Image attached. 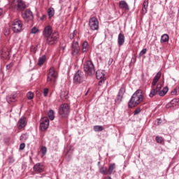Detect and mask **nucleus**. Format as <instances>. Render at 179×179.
Returning <instances> with one entry per match:
<instances>
[{
    "mask_svg": "<svg viewBox=\"0 0 179 179\" xmlns=\"http://www.w3.org/2000/svg\"><path fill=\"white\" fill-rule=\"evenodd\" d=\"M45 59H47L45 55H43L42 57H39L38 60V66H42V65H44V63L45 62Z\"/></svg>",
    "mask_w": 179,
    "mask_h": 179,
    "instance_id": "21",
    "label": "nucleus"
},
{
    "mask_svg": "<svg viewBox=\"0 0 179 179\" xmlns=\"http://www.w3.org/2000/svg\"><path fill=\"white\" fill-rule=\"evenodd\" d=\"M143 101V94L141 90H137L131 96L130 100L128 102L129 108H133L136 107L138 104Z\"/></svg>",
    "mask_w": 179,
    "mask_h": 179,
    "instance_id": "1",
    "label": "nucleus"
},
{
    "mask_svg": "<svg viewBox=\"0 0 179 179\" xmlns=\"http://www.w3.org/2000/svg\"><path fill=\"white\" fill-rule=\"evenodd\" d=\"M27 97L28 100H33V99L34 98V94L31 92H29L27 94Z\"/></svg>",
    "mask_w": 179,
    "mask_h": 179,
    "instance_id": "33",
    "label": "nucleus"
},
{
    "mask_svg": "<svg viewBox=\"0 0 179 179\" xmlns=\"http://www.w3.org/2000/svg\"><path fill=\"white\" fill-rule=\"evenodd\" d=\"M93 129L95 132H101V131H103L104 127L103 126L96 125L94 126Z\"/></svg>",
    "mask_w": 179,
    "mask_h": 179,
    "instance_id": "25",
    "label": "nucleus"
},
{
    "mask_svg": "<svg viewBox=\"0 0 179 179\" xmlns=\"http://www.w3.org/2000/svg\"><path fill=\"white\" fill-rule=\"evenodd\" d=\"M41 153H43V155H45V153H47V148L46 147H42L41 148Z\"/></svg>",
    "mask_w": 179,
    "mask_h": 179,
    "instance_id": "39",
    "label": "nucleus"
},
{
    "mask_svg": "<svg viewBox=\"0 0 179 179\" xmlns=\"http://www.w3.org/2000/svg\"><path fill=\"white\" fill-rule=\"evenodd\" d=\"M2 13V9L0 8V15Z\"/></svg>",
    "mask_w": 179,
    "mask_h": 179,
    "instance_id": "52",
    "label": "nucleus"
},
{
    "mask_svg": "<svg viewBox=\"0 0 179 179\" xmlns=\"http://www.w3.org/2000/svg\"><path fill=\"white\" fill-rule=\"evenodd\" d=\"M22 16L25 22H29V20H33L34 19L33 13L29 10H27L24 13H22Z\"/></svg>",
    "mask_w": 179,
    "mask_h": 179,
    "instance_id": "14",
    "label": "nucleus"
},
{
    "mask_svg": "<svg viewBox=\"0 0 179 179\" xmlns=\"http://www.w3.org/2000/svg\"><path fill=\"white\" fill-rule=\"evenodd\" d=\"M38 31V29L36 27H34L32 29H31V33L32 34H36V33H37Z\"/></svg>",
    "mask_w": 179,
    "mask_h": 179,
    "instance_id": "40",
    "label": "nucleus"
},
{
    "mask_svg": "<svg viewBox=\"0 0 179 179\" xmlns=\"http://www.w3.org/2000/svg\"><path fill=\"white\" fill-rule=\"evenodd\" d=\"M60 97H61L62 100H66L68 99V92L62 91Z\"/></svg>",
    "mask_w": 179,
    "mask_h": 179,
    "instance_id": "28",
    "label": "nucleus"
},
{
    "mask_svg": "<svg viewBox=\"0 0 179 179\" xmlns=\"http://www.w3.org/2000/svg\"><path fill=\"white\" fill-rule=\"evenodd\" d=\"M12 29L14 33H20L23 30V22L20 20H14L12 24Z\"/></svg>",
    "mask_w": 179,
    "mask_h": 179,
    "instance_id": "6",
    "label": "nucleus"
},
{
    "mask_svg": "<svg viewBox=\"0 0 179 179\" xmlns=\"http://www.w3.org/2000/svg\"><path fill=\"white\" fill-rule=\"evenodd\" d=\"M26 148V144L24 143H22L20 145V150H23Z\"/></svg>",
    "mask_w": 179,
    "mask_h": 179,
    "instance_id": "42",
    "label": "nucleus"
},
{
    "mask_svg": "<svg viewBox=\"0 0 179 179\" xmlns=\"http://www.w3.org/2000/svg\"><path fill=\"white\" fill-rule=\"evenodd\" d=\"M114 170H115V164H111L108 169V176H111L114 173Z\"/></svg>",
    "mask_w": 179,
    "mask_h": 179,
    "instance_id": "23",
    "label": "nucleus"
},
{
    "mask_svg": "<svg viewBox=\"0 0 179 179\" xmlns=\"http://www.w3.org/2000/svg\"><path fill=\"white\" fill-rule=\"evenodd\" d=\"M43 36L47 38V43L50 45L55 44L57 40H58V32L55 31L52 33V28L50 26H47L44 29Z\"/></svg>",
    "mask_w": 179,
    "mask_h": 179,
    "instance_id": "2",
    "label": "nucleus"
},
{
    "mask_svg": "<svg viewBox=\"0 0 179 179\" xmlns=\"http://www.w3.org/2000/svg\"><path fill=\"white\" fill-rule=\"evenodd\" d=\"M69 105L68 103H63L60 106L59 108V114L62 117V118H66L71 113Z\"/></svg>",
    "mask_w": 179,
    "mask_h": 179,
    "instance_id": "5",
    "label": "nucleus"
},
{
    "mask_svg": "<svg viewBox=\"0 0 179 179\" xmlns=\"http://www.w3.org/2000/svg\"><path fill=\"white\" fill-rule=\"evenodd\" d=\"M48 15L50 19H51V17H52V16H54V15H55V11L54 10L53 8H50L48 10Z\"/></svg>",
    "mask_w": 179,
    "mask_h": 179,
    "instance_id": "26",
    "label": "nucleus"
},
{
    "mask_svg": "<svg viewBox=\"0 0 179 179\" xmlns=\"http://www.w3.org/2000/svg\"><path fill=\"white\" fill-rule=\"evenodd\" d=\"M167 92H169V87H165L163 88L162 90H161L159 92V96H165V94H167Z\"/></svg>",
    "mask_w": 179,
    "mask_h": 179,
    "instance_id": "27",
    "label": "nucleus"
},
{
    "mask_svg": "<svg viewBox=\"0 0 179 179\" xmlns=\"http://www.w3.org/2000/svg\"><path fill=\"white\" fill-rule=\"evenodd\" d=\"M179 104V99H173L171 100L170 103L166 105V108H170L171 107H174L176 106H178Z\"/></svg>",
    "mask_w": 179,
    "mask_h": 179,
    "instance_id": "18",
    "label": "nucleus"
},
{
    "mask_svg": "<svg viewBox=\"0 0 179 179\" xmlns=\"http://www.w3.org/2000/svg\"><path fill=\"white\" fill-rule=\"evenodd\" d=\"M146 51H148V50L146 48L143 49L140 53H139V56L142 57V55H145V54H146Z\"/></svg>",
    "mask_w": 179,
    "mask_h": 179,
    "instance_id": "38",
    "label": "nucleus"
},
{
    "mask_svg": "<svg viewBox=\"0 0 179 179\" xmlns=\"http://www.w3.org/2000/svg\"><path fill=\"white\" fill-rule=\"evenodd\" d=\"M117 41L120 47L124 45V43H125V36H124V34H119Z\"/></svg>",
    "mask_w": 179,
    "mask_h": 179,
    "instance_id": "20",
    "label": "nucleus"
},
{
    "mask_svg": "<svg viewBox=\"0 0 179 179\" xmlns=\"http://www.w3.org/2000/svg\"><path fill=\"white\" fill-rule=\"evenodd\" d=\"M171 94H173V95L177 94V91L176 90H174V91L171 92Z\"/></svg>",
    "mask_w": 179,
    "mask_h": 179,
    "instance_id": "49",
    "label": "nucleus"
},
{
    "mask_svg": "<svg viewBox=\"0 0 179 179\" xmlns=\"http://www.w3.org/2000/svg\"><path fill=\"white\" fill-rule=\"evenodd\" d=\"M149 6V0H144L143 3L142 13L146 15L148 13V8Z\"/></svg>",
    "mask_w": 179,
    "mask_h": 179,
    "instance_id": "19",
    "label": "nucleus"
},
{
    "mask_svg": "<svg viewBox=\"0 0 179 179\" xmlns=\"http://www.w3.org/2000/svg\"><path fill=\"white\" fill-rule=\"evenodd\" d=\"M4 52H5L2 51V55H4Z\"/></svg>",
    "mask_w": 179,
    "mask_h": 179,
    "instance_id": "53",
    "label": "nucleus"
},
{
    "mask_svg": "<svg viewBox=\"0 0 179 179\" xmlns=\"http://www.w3.org/2000/svg\"><path fill=\"white\" fill-rule=\"evenodd\" d=\"M62 50H65V48H62Z\"/></svg>",
    "mask_w": 179,
    "mask_h": 179,
    "instance_id": "55",
    "label": "nucleus"
},
{
    "mask_svg": "<svg viewBox=\"0 0 179 179\" xmlns=\"http://www.w3.org/2000/svg\"><path fill=\"white\" fill-rule=\"evenodd\" d=\"M155 141L157 143H163V137L156 136Z\"/></svg>",
    "mask_w": 179,
    "mask_h": 179,
    "instance_id": "34",
    "label": "nucleus"
},
{
    "mask_svg": "<svg viewBox=\"0 0 179 179\" xmlns=\"http://www.w3.org/2000/svg\"><path fill=\"white\" fill-rule=\"evenodd\" d=\"M6 55H9V52H8L6 53Z\"/></svg>",
    "mask_w": 179,
    "mask_h": 179,
    "instance_id": "54",
    "label": "nucleus"
},
{
    "mask_svg": "<svg viewBox=\"0 0 179 179\" xmlns=\"http://www.w3.org/2000/svg\"><path fill=\"white\" fill-rule=\"evenodd\" d=\"M105 179H112V178H111V177L108 176V177H106Z\"/></svg>",
    "mask_w": 179,
    "mask_h": 179,
    "instance_id": "51",
    "label": "nucleus"
},
{
    "mask_svg": "<svg viewBox=\"0 0 179 179\" xmlns=\"http://www.w3.org/2000/svg\"><path fill=\"white\" fill-rule=\"evenodd\" d=\"M113 58H109V60L108 62V65H111V64H113Z\"/></svg>",
    "mask_w": 179,
    "mask_h": 179,
    "instance_id": "47",
    "label": "nucleus"
},
{
    "mask_svg": "<svg viewBox=\"0 0 179 179\" xmlns=\"http://www.w3.org/2000/svg\"><path fill=\"white\" fill-rule=\"evenodd\" d=\"M99 171L101 174H103V176H108L107 168L101 167L100 168Z\"/></svg>",
    "mask_w": 179,
    "mask_h": 179,
    "instance_id": "31",
    "label": "nucleus"
},
{
    "mask_svg": "<svg viewBox=\"0 0 179 179\" xmlns=\"http://www.w3.org/2000/svg\"><path fill=\"white\" fill-rule=\"evenodd\" d=\"M50 126V120H48V117H43L41 120L40 123V129L41 131H45L48 129V127Z\"/></svg>",
    "mask_w": 179,
    "mask_h": 179,
    "instance_id": "12",
    "label": "nucleus"
},
{
    "mask_svg": "<svg viewBox=\"0 0 179 179\" xmlns=\"http://www.w3.org/2000/svg\"><path fill=\"white\" fill-rule=\"evenodd\" d=\"M162 122V120L160 119H158V125Z\"/></svg>",
    "mask_w": 179,
    "mask_h": 179,
    "instance_id": "50",
    "label": "nucleus"
},
{
    "mask_svg": "<svg viewBox=\"0 0 179 179\" xmlns=\"http://www.w3.org/2000/svg\"><path fill=\"white\" fill-rule=\"evenodd\" d=\"M6 101H7V103H8V104L13 103V101H15V96L10 95V96H6Z\"/></svg>",
    "mask_w": 179,
    "mask_h": 179,
    "instance_id": "30",
    "label": "nucleus"
},
{
    "mask_svg": "<svg viewBox=\"0 0 179 179\" xmlns=\"http://www.w3.org/2000/svg\"><path fill=\"white\" fill-rule=\"evenodd\" d=\"M89 26L91 30H99V20H97V17H92L90 18Z\"/></svg>",
    "mask_w": 179,
    "mask_h": 179,
    "instance_id": "11",
    "label": "nucleus"
},
{
    "mask_svg": "<svg viewBox=\"0 0 179 179\" xmlns=\"http://www.w3.org/2000/svg\"><path fill=\"white\" fill-rule=\"evenodd\" d=\"M84 71L88 75H94L96 70L94 69V64L91 61H87L84 63Z\"/></svg>",
    "mask_w": 179,
    "mask_h": 179,
    "instance_id": "7",
    "label": "nucleus"
},
{
    "mask_svg": "<svg viewBox=\"0 0 179 179\" xmlns=\"http://www.w3.org/2000/svg\"><path fill=\"white\" fill-rule=\"evenodd\" d=\"M80 51V47L79 46V43L78 41H73L71 44V55H78Z\"/></svg>",
    "mask_w": 179,
    "mask_h": 179,
    "instance_id": "13",
    "label": "nucleus"
},
{
    "mask_svg": "<svg viewBox=\"0 0 179 179\" xmlns=\"http://www.w3.org/2000/svg\"><path fill=\"white\" fill-rule=\"evenodd\" d=\"M29 137L27 136V134H22L20 137V141H27V138Z\"/></svg>",
    "mask_w": 179,
    "mask_h": 179,
    "instance_id": "35",
    "label": "nucleus"
},
{
    "mask_svg": "<svg viewBox=\"0 0 179 179\" xmlns=\"http://www.w3.org/2000/svg\"><path fill=\"white\" fill-rule=\"evenodd\" d=\"M70 38L71 40H73V38H75V31L70 34Z\"/></svg>",
    "mask_w": 179,
    "mask_h": 179,
    "instance_id": "44",
    "label": "nucleus"
},
{
    "mask_svg": "<svg viewBox=\"0 0 179 179\" xmlns=\"http://www.w3.org/2000/svg\"><path fill=\"white\" fill-rule=\"evenodd\" d=\"M57 78L58 75L55 71V69L54 67H50L47 76L48 83H50V85H53V83H55Z\"/></svg>",
    "mask_w": 179,
    "mask_h": 179,
    "instance_id": "4",
    "label": "nucleus"
},
{
    "mask_svg": "<svg viewBox=\"0 0 179 179\" xmlns=\"http://www.w3.org/2000/svg\"><path fill=\"white\" fill-rule=\"evenodd\" d=\"M34 171L36 173H43L44 171V165L41 163H37L34 166Z\"/></svg>",
    "mask_w": 179,
    "mask_h": 179,
    "instance_id": "15",
    "label": "nucleus"
},
{
    "mask_svg": "<svg viewBox=\"0 0 179 179\" xmlns=\"http://www.w3.org/2000/svg\"><path fill=\"white\" fill-rule=\"evenodd\" d=\"M124 93H125V88L122 87L120 89L118 94H120V96H124Z\"/></svg>",
    "mask_w": 179,
    "mask_h": 179,
    "instance_id": "36",
    "label": "nucleus"
},
{
    "mask_svg": "<svg viewBox=\"0 0 179 179\" xmlns=\"http://www.w3.org/2000/svg\"><path fill=\"white\" fill-rule=\"evenodd\" d=\"M139 113H141V108H138L137 109H136L134 110V115H138V114H139Z\"/></svg>",
    "mask_w": 179,
    "mask_h": 179,
    "instance_id": "41",
    "label": "nucleus"
},
{
    "mask_svg": "<svg viewBox=\"0 0 179 179\" xmlns=\"http://www.w3.org/2000/svg\"><path fill=\"white\" fill-rule=\"evenodd\" d=\"M169 37L167 34H164L161 36V43H167L169 41Z\"/></svg>",
    "mask_w": 179,
    "mask_h": 179,
    "instance_id": "24",
    "label": "nucleus"
},
{
    "mask_svg": "<svg viewBox=\"0 0 179 179\" xmlns=\"http://www.w3.org/2000/svg\"><path fill=\"white\" fill-rule=\"evenodd\" d=\"M155 90L158 93H160V90H162V84H157Z\"/></svg>",
    "mask_w": 179,
    "mask_h": 179,
    "instance_id": "37",
    "label": "nucleus"
},
{
    "mask_svg": "<svg viewBox=\"0 0 179 179\" xmlns=\"http://www.w3.org/2000/svg\"><path fill=\"white\" fill-rule=\"evenodd\" d=\"M73 83L80 85L85 80V74L80 71H78L73 76Z\"/></svg>",
    "mask_w": 179,
    "mask_h": 179,
    "instance_id": "8",
    "label": "nucleus"
},
{
    "mask_svg": "<svg viewBox=\"0 0 179 179\" xmlns=\"http://www.w3.org/2000/svg\"><path fill=\"white\" fill-rule=\"evenodd\" d=\"M123 96H124L120 95V94H118V95H117L116 99L115 100L116 104H120V103H121V101H122V97H123Z\"/></svg>",
    "mask_w": 179,
    "mask_h": 179,
    "instance_id": "32",
    "label": "nucleus"
},
{
    "mask_svg": "<svg viewBox=\"0 0 179 179\" xmlns=\"http://www.w3.org/2000/svg\"><path fill=\"white\" fill-rule=\"evenodd\" d=\"M12 6L17 9V10H23L26 8V5H24L22 0H13Z\"/></svg>",
    "mask_w": 179,
    "mask_h": 179,
    "instance_id": "10",
    "label": "nucleus"
},
{
    "mask_svg": "<svg viewBox=\"0 0 179 179\" xmlns=\"http://www.w3.org/2000/svg\"><path fill=\"white\" fill-rule=\"evenodd\" d=\"M89 50V43L87 41H84L82 43V51L83 52H87V51Z\"/></svg>",
    "mask_w": 179,
    "mask_h": 179,
    "instance_id": "22",
    "label": "nucleus"
},
{
    "mask_svg": "<svg viewBox=\"0 0 179 179\" xmlns=\"http://www.w3.org/2000/svg\"><path fill=\"white\" fill-rule=\"evenodd\" d=\"M119 8L123 10H129V6L125 0H122L119 2Z\"/></svg>",
    "mask_w": 179,
    "mask_h": 179,
    "instance_id": "16",
    "label": "nucleus"
},
{
    "mask_svg": "<svg viewBox=\"0 0 179 179\" xmlns=\"http://www.w3.org/2000/svg\"><path fill=\"white\" fill-rule=\"evenodd\" d=\"M96 79L99 80V85L101 86L106 82V71L98 70L96 72Z\"/></svg>",
    "mask_w": 179,
    "mask_h": 179,
    "instance_id": "9",
    "label": "nucleus"
},
{
    "mask_svg": "<svg viewBox=\"0 0 179 179\" xmlns=\"http://www.w3.org/2000/svg\"><path fill=\"white\" fill-rule=\"evenodd\" d=\"M15 162V158L13 157H9V163H14Z\"/></svg>",
    "mask_w": 179,
    "mask_h": 179,
    "instance_id": "46",
    "label": "nucleus"
},
{
    "mask_svg": "<svg viewBox=\"0 0 179 179\" xmlns=\"http://www.w3.org/2000/svg\"><path fill=\"white\" fill-rule=\"evenodd\" d=\"M45 17H47V15H42V17H41V20H44V19H45Z\"/></svg>",
    "mask_w": 179,
    "mask_h": 179,
    "instance_id": "48",
    "label": "nucleus"
},
{
    "mask_svg": "<svg viewBox=\"0 0 179 179\" xmlns=\"http://www.w3.org/2000/svg\"><path fill=\"white\" fill-rule=\"evenodd\" d=\"M12 66H13V64L12 63L7 64L6 65V69L9 70L10 69L12 68Z\"/></svg>",
    "mask_w": 179,
    "mask_h": 179,
    "instance_id": "45",
    "label": "nucleus"
},
{
    "mask_svg": "<svg viewBox=\"0 0 179 179\" xmlns=\"http://www.w3.org/2000/svg\"><path fill=\"white\" fill-rule=\"evenodd\" d=\"M48 115L51 121H54L55 116H54V110L52 109H50L49 110V112L48 113Z\"/></svg>",
    "mask_w": 179,
    "mask_h": 179,
    "instance_id": "29",
    "label": "nucleus"
},
{
    "mask_svg": "<svg viewBox=\"0 0 179 179\" xmlns=\"http://www.w3.org/2000/svg\"><path fill=\"white\" fill-rule=\"evenodd\" d=\"M162 78V73L158 72L156 76L154 77L152 83V90L149 94L150 97H155L156 94H157L159 92L156 90V85L157 84V82H159V80Z\"/></svg>",
    "mask_w": 179,
    "mask_h": 179,
    "instance_id": "3",
    "label": "nucleus"
},
{
    "mask_svg": "<svg viewBox=\"0 0 179 179\" xmlns=\"http://www.w3.org/2000/svg\"><path fill=\"white\" fill-rule=\"evenodd\" d=\"M43 94L45 96V97H46V96L48 95V89L47 88H45L44 90H43Z\"/></svg>",
    "mask_w": 179,
    "mask_h": 179,
    "instance_id": "43",
    "label": "nucleus"
},
{
    "mask_svg": "<svg viewBox=\"0 0 179 179\" xmlns=\"http://www.w3.org/2000/svg\"><path fill=\"white\" fill-rule=\"evenodd\" d=\"M18 129H22V128H24L26 125H27V123L26 122V117H22L19 120H18Z\"/></svg>",
    "mask_w": 179,
    "mask_h": 179,
    "instance_id": "17",
    "label": "nucleus"
}]
</instances>
